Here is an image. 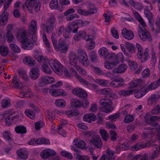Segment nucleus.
I'll use <instances>...</instances> for the list:
<instances>
[{
    "label": "nucleus",
    "mask_w": 160,
    "mask_h": 160,
    "mask_svg": "<svg viewBox=\"0 0 160 160\" xmlns=\"http://www.w3.org/2000/svg\"><path fill=\"white\" fill-rule=\"evenodd\" d=\"M124 81L123 78H121L120 79H116L112 81L110 83V85L113 87H117L119 86H122V84L121 83Z\"/></svg>",
    "instance_id": "7c9ffc66"
},
{
    "label": "nucleus",
    "mask_w": 160,
    "mask_h": 160,
    "mask_svg": "<svg viewBox=\"0 0 160 160\" xmlns=\"http://www.w3.org/2000/svg\"><path fill=\"white\" fill-rule=\"evenodd\" d=\"M61 155L63 157H65L68 158L72 159V156L69 152L66 151H62L61 152Z\"/></svg>",
    "instance_id": "052dcab7"
},
{
    "label": "nucleus",
    "mask_w": 160,
    "mask_h": 160,
    "mask_svg": "<svg viewBox=\"0 0 160 160\" xmlns=\"http://www.w3.org/2000/svg\"><path fill=\"white\" fill-rule=\"evenodd\" d=\"M38 144H49L50 142L49 140L45 138H39L36 142Z\"/></svg>",
    "instance_id": "de8ad7c7"
},
{
    "label": "nucleus",
    "mask_w": 160,
    "mask_h": 160,
    "mask_svg": "<svg viewBox=\"0 0 160 160\" xmlns=\"http://www.w3.org/2000/svg\"><path fill=\"white\" fill-rule=\"evenodd\" d=\"M159 118L157 116H153L152 115L148 116L147 114L145 117V122L148 124H151L153 127V129L156 128L157 129L159 128V126L157 123H155L156 120H157Z\"/></svg>",
    "instance_id": "423d86ee"
},
{
    "label": "nucleus",
    "mask_w": 160,
    "mask_h": 160,
    "mask_svg": "<svg viewBox=\"0 0 160 160\" xmlns=\"http://www.w3.org/2000/svg\"><path fill=\"white\" fill-rule=\"evenodd\" d=\"M79 61L82 65L86 66L89 65V61L88 59V56L87 55L84 56H80L79 58H78Z\"/></svg>",
    "instance_id": "b1692460"
},
{
    "label": "nucleus",
    "mask_w": 160,
    "mask_h": 160,
    "mask_svg": "<svg viewBox=\"0 0 160 160\" xmlns=\"http://www.w3.org/2000/svg\"><path fill=\"white\" fill-rule=\"evenodd\" d=\"M82 38L86 41L92 40V38H89V36L86 35V33L84 31H79L74 37V39L76 41H78Z\"/></svg>",
    "instance_id": "6e6552de"
},
{
    "label": "nucleus",
    "mask_w": 160,
    "mask_h": 160,
    "mask_svg": "<svg viewBox=\"0 0 160 160\" xmlns=\"http://www.w3.org/2000/svg\"><path fill=\"white\" fill-rule=\"evenodd\" d=\"M39 70L36 67L32 68L29 73V77L32 79L35 80L38 78L39 76Z\"/></svg>",
    "instance_id": "4468645a"
},
{
    "label": "nucleus",
    "mask_w": 160,
    "mask_h": 160,
    "mask_svg": "<svg viewBox=\"0 0 160 160\" xmlns=\"http://www.w3.org/2000/svg\"><path fill=\"white\" fill-rule=\"evenodd\" d=\"M111 33L113 36L115 38L118 39L119 38V34L117 30L115 29V27H113L111 30Z\"/></svg>",
    "instance_id": "338daca9"
},
{
    "label": "nucleus",
    "mask_w": 160,
    "mask_h": 160,
    "mask_svg": "<svg viewBox=\"0 0 160 160\" xmlns=\"http://www.w3.org/2000/svg\"><path fill=\"white\" fill-rule=\"evenodd\" d=\"M99 132L102 139L105 141H107L109 138V135L107 132L104 129H101Z\"/></svg>",
    "instance_id": "a19ab883"
},
{
    "label": "nucleus",
    "mask_w": 160,
    "mask_h": 160,
    "mask_svg": "<svg viewBox=\"0 0 160 160\" xmlns=\"http://www.w3.org/2000/svg\"><path fill=\"white\" fill-rule=\"evenodd\" d=\"M90 59L92 62H95L96 61L97 57L96 54L94 52L92 51L90 53Z\"/></svg>",
    "instance_id": "bf43d9fd"
},
{
    "label": "nucleus",
    "mask_w": 160,
    "mask_h": 160,
    "mask_svg": "<svg viewBox=\"0 0 160 160\" xmlns=\"http://www.w3.org/2000/svg\"><path fill=\"white\" fill-rule=\"evenodd\" d=\"M158 86L157 83L156 81L150 84L148 86V87L147 88H148V91H149L148 89H154L157 88Z\"/></svg>",
    "instance_id": "0e129e2a"
},
{
    "label": "nucleus",
    "mask_w": 160,
    "mask_h": 160,
    "mask_svg": "<svg viewBox=\"0 0 160 160\" xmlns=\"http://www.w3.org/2000/svg\"><path fill=\"white\" fill-rule=\"evenodd\" d=\"M70 64L74 67H76L78 65V60L76 55L73 52L70 53L69 55Z\"/></svg>",
    "instance_id": "f3484780"
},
{
    "label": "nucleus",
    "mask_w": 160,
    "mask_h": 160,
    "mask_svg": "<svg viewBox=\"0 0 160 160\" xmlns=\"http://www.w3.org/2000/svg\"><path fill=\"white\" fill-rule=\"evenodd\" d=\"M21 43L22 48L24 49H31L34 46L31 40L28 38L23 39Z\"/></svg>",
    "instance_id": "0eeeda50"
},
{
    "label": "nucleus",
    "mask_w": 160,
    "mask_h": 160,
    "mask_svg": "<svg viewBox=\"0 0 160 160\" xmlns=\"http://www.w3.org/2000/svg\"><path fill=\"white\" fill-rule=\"evenodd\" d=\"M157 20L156 22V27L155 29L154 28H153L152 29L156 32L159 33L160 32V18H159L158 19L157 18Z\"/></svg>",
    "instance_id": "4d7b16f0"
},
{
    "label": "nucleus",
    "mask_w": 160,
    "mask_h": 160,
    "mask_svg": "<svg viewBox=\"0 0 160 160\" xmlns=\"http://www.w3.org/2000/svg\"><path fill=\"white\" fill-rule=\"evenodd\" d=\"M49 64L53 71L57 74L61 75L63 71L62 65L57 59L50 60Z\"/></svg>",
    "instance_id": "20e7f679"
},
{
    "label": "nucleus",
    "mask_w": 160,
    "mask_h": 160,
    "mask_svg": "<svg viewBox=\"0 0 160 160\" xmlns=\"http://www.w3.org/2000/svg\"><path fill=\"white\" fill-rule=\"evenodd\" d=\"M37 22L34 20H32L30 23V24L29 28V30L30 32L31 31V32L33 33L32 34H33L37 31Z\"/></svg>",
    "instance_id": "c756f323"
},
{
    "label": "nucleus",
    "mask_w": 160,
    "mask_h": 160,
    "mask_svg": "<svg viewBox=\"0 0 160 160\" xmlns=\"http://www.w3.org/2000/svg\"><path fill=\"white\" fill-rule=\"evenodd\" d=\"M136 46L138 49L137 56L138 58L142 59V62L146 61L149 57L148 49V48H143L142 46L138 43L136 44Z\"/></svg>",
    "instance_id": "7ed1b4c3"
},
{
    "label": "nucleus",
    "mask_w": 160,
    "mask_h": 160,
    "mask_svg": "<svg viewBox=\"0 0 160 160\" xmlns=\"http://www.w3.org/2000/svg\"><path fill=\"white\" fill-rule=\"evenodd\" d=\"M17 116H13L12 115H10L6 117L5 119V121L6 122V125H10L11 124L12 121Z\"/></svg>",
    "instance_id": "c03bdc74"
},
{
    "label": "nucleus",
    "mask_w": 160,
    "mask_h": 160,
    "mask_svg": "<svg viewBox=\"0 0 160 160\" xmlns=\"http://www.w3.org/2000/svg\"><path fill=\"white\" fill-rule=\"evenodd\" d=\"M127 68V65L125 63L120 64L118 68H114L112 70L113 74H118L124 72Z\"/></svg>",
    "instance_id": "9b49d317"
},
{
    "label": "nucleus",
    "mask_w": 160,
    "mask_h": 160,
    "mask_svg": "<svg viewBox=\"0 0 160 160\" xmlns=\"http://www.w3.org/2000/svg\"><path fill=\"white\" fill-rule=\"evenodd\" d=\"M126 47L129 52L133 53L135 52L134 48L131 43L126 42Z\"/></svg>",
    "instance_id": "8fccbe9b"
},
{
    "label": "nucleus",
    "mask_w": 160,
    "mask_h": 160,
    "mask_svg": "<svg viewBox=\"0 0 160 160\" xmlns=\"http://www.w3.org/2000/svg\"><path fill=\"white\" fill-rule=\"evenodd\" d=\"M122 33L124 37L128 40L132 39L134 37L133 32L131 31L127 30L126 28L123 29Z\"/></svg>",
    "instance_id": "a211bd4d"
},
{
    "label": "nucleus",
    "mask_w": 160,
    "mask_h": 160,
    "mask_svg": "<svg viewBox=\"0 0 160 160\" xmlns=\"http://www.w3.org/2000/svg\"><path fill=\"white\" fill-rule=\"evenodd\" d=\"M140 39L143 41L151 42L152 40L151 36L148 31L139 32L138 34Z\"/></svg>",
    "instance_id": "dca6fc26"
},
{
    "label": "nucleus",
    "mask_w": 160,
    "mask_h": 160,
    "mask_svg": "<svg viewBox=\"0 0 160 160\" xmlns=\"http://www.w3.org/2000/svg\"><path fill=\"white\" fill-rule=\"evenodd\" d=\"M100 105L102 106L100 107V110L106 113H109L113 110L114 107L112 106V100L108 98H104L100 100L99 102Z\"/></svg>",
    "instance_id": "f03ea898"
},
{
    "label": "nucleus",
    "mask_w": 160,
    "mask_h": 160,
    "mask_svg": "<svg viewBox=\"0 0 160 160\" xmlns=\"http://www.w3.org/2000/svg\"><path fill=\"white\" fill-rule=\"evenodd\" d=\"M48 63V61H47L46 63L43 64L42 65V68L43 71L45 73L48 74H50L52 73L51 70L50 69L49 66L47 63Z\"/></svg>",
    "instance_id": "3c124183"
},
{
    "label": "nucleus",
    "mask_w": 160,
    "mask_h": 160,
    "mask_svg": "<svg viewBox=\"0 0 160 160\" xmlns=\"http://www.w3.org/2000/svg\"><path fill=\"white\" fill-rule=\"evenodd\" d=\"M26 115L32 119H34L35 116V113L32 111L27 109L25 111Z\"/></svg>",
    "instance_id": "603ef678"
},
{
    "label": "nucleus",
    "mask_w": 160,
    "mask_h": 160,
    "mask_svg": "<svg viewBox=\"0 0 160 160\" xmlns=\"http://www.w3.org/2000/svg\"><path fill=\"white\" fill-rule=\"evenodd\" d=\"M73 143L76 147L82 149H84L86 146L85 142L83 140L78 141L77 139H75L74 140Z\"/></svg>",
    "instance_id": "c85d7f7f"
},
{
    "label": "nucleus",
    "mask_w": 160,
    "mask_h": 160,
    "mask_svg": "<svg viewBox=\"0 0 160 160\" xmlns=\"http://www.w3.org/2000/svg\"><path fill=\"white\" fill-rule=\"evenodd\" d=\"M55 21L56 19L53 16H51L48 19V21L46 22V23L49 24V25L50 24L54 26Z\"/></svg>",
    "instance_id": "680f3d73"
},
{
    "label": "nucleus",
    "mask_w": 160,
    "mask_h": 160,
    "mask_svg": "<svg viewBox=\"0 0 160 160\" xmlns=\"http://www.w3.org/2000/svg\"><path fill=\"white\" fill-rule=\"evenodd\" d=\"M74 25L71 24L69 25L67 28L65 29V31L68 32L69 33L72 31L73 33L77 32L78 31V27L74 28Z\"/></svg>",
    "instance_id": "ea45409f"
},
{
    "label": "nucleus",
    "mask_w": 160,
    "mask_h": 160,
    "mask_svg": "<svg viewBox=\"0 0 160 160\" xmlns=\"http://www.w3.org/2000/svg\"><path fill=\"white\" fill-rule=\"evenodd\" d=\"M76 158L78 160H90V158L88 156H82L77 154Z\"/></svg>",
    "instance_id": "774afa93"
},
{
    "label": "nucleus",
    "mask_w": 160,
    "mask_h": 160,
    "mask_svg": "<svg viewBox=\"0 0 160 160\" xmlns=\"http://www.w3.org/2000/svg\"><path fill=\"white\" fill-rule=\"evenodd\" d=\"M111 139L112 141L116 140L117 133L114 130H111L109 132Z\"/></svg>",
    "instance_id": "13d9d810"
},
{
    "label": "nucleus",
    "mask_w": 160,
    "mask_h": 160,
    "mask_svg": "<svg viewBox=\"0 0 160 160\" xmlns=\"http://www.w3.org/2000/svg\"><path fill=\"white\" fill-rule=\"evenodd\" d=\"M159 98V95L157 94H152L148 98V103L151 105H155L157 103Z\"/></svg>",
    "instance_id": "aec40b11"
},
{
    "label": "nucleus",
    "mask_w": 160,
    "mask_h": 160,
    "mask_svg": "<svg viewBox=\"0 0 160 160\" xmlns=\"http://www.w3.org/2000/svg\"><path fill=\"white\" fill-rule=\"evenodd\" d=\"M98 53L100 56H103L105 58H106L109 53L108 50L105 47L100 48L99 50Z\"/></svg>",
    "instance_id": "72a5a7b5"
},
{
    "label": "nucleus",
    "mask_w": 160,
    "mask_h": 160,
    "mask_svg": "<svg viewBox=\"0 0 160 160\" xmlns=\"http://www.w3.org/2000/svg\"><path fill=\"white\" fill-rule=\"evenodd\" d=\"M8 14L5 11L2 13L0 16V24L1 23H4L5 22H7L8 18Z\"/></svg>",
    "instance_id": "c9c22d12"
},
{
    "label": "nucleus",
    "mask_w": 160,
    "mask_h": 160,
    "mask_svg": "<svg viewBox=\"0 0 160 160\" xmlns=\"http://www.w3.org/2000/svg\"><path fill=\"white\" fill-rule=\"evenodd\" d=\"M12 84L14 85L15 87L17 88H21L22 86H20L21 84V83L19 82V80L18 79L17 77L15 76L13 79Z\"/></svg>",
    "instance_id": "37998d69"
},
{
    "label": "nucleus",
    "mask_w": 160,
    "mask_h": 160,
    "mask_svg": "<svg viewBox=\"0 0 160 160\" xmlns=\"http://www.w3.org/2000/svg\"><path fill=\"white\" fill-rule=\"evenodd\" d=\"M158 148H157L156 149L153 151V152L151 153V156L149 157L150 160H152L155 159L158 155Z\"/></svg>",
    "instance_id": "69168bd1"
},
{
    "label": "nucleus",
    "mask_w": 160,
    "mask_h": 160,
    "mask_svg": "<svg viewBox=\"0 0 160 160\" xmlns=\"http://www.w3.org/2000/svg\"><path fill=\"white\" fill-rule=\"evenodd\" d=\"M55 34L52 33L51 38L52 42L54 49L57 51L60 52L61 53L66 52L68 49V47L66 45V42L63 40L60 39L57 42L56 38L54 37Z\"/></svg>",
    "instance_id": "f257e3e1"
},
{
    "label": "nucleus",
    "mask_w": 160,
    "mask_h": 160,
    "mask_svg": "<svg viewBox=\"0 0 160 160\" xmlns=\"http://www.w3.org/2000/svg\"><path fill=\"white\" fill-rule=\"evenodd\" d=\"M148 88L146 89L145 88H141L137 92L134 93L135 97L138 98H140L145 95L148 92Z\"/></svg>",
    "instance_id": "bb28decb"
},
{
    "label": "nucleus",
    "mask_w": 160,
    "mask_h": 160,
    "mask_svg": "<svg viewBox=\"0 0 160 160\" xmlns=\"http://www.w3.org/2000/svg\"><path fill=\"white\" fill-rule=\"evenodd\" d=\"M119 61L106 62L104 63V67L107 69H112L116 67L119 63Z\"/></svg>",
    "instance_id": "cd10ccee"
},
{
    "label": "nucleus",
    "mask_w": 160,
    "mask_h": 160,
    "mask_svg": "<svg viewBox=\"0 0 160 160\" xmlns=\"http://www.w3.org/2000/svg\"><path fill=\"white\" fill-rule=\"evenodd\" d=\"M150 146V144L149 143H143L142 142H138L134 146L131 147L133 151H138L141 148H145Z\"/></svg>",
    "instance_id": "ddd939ff"
},
{
    "label": "nucleus",
    "mask_w": 160,
    "mask_h": 160,
    "mask_svg": "<svg viewBox=\"0 0 160 160\" xmlns=\"http://www.w3.org/2000/svg\"><path fill=\"white\" fill-rule=\"evenodd\" d=\"M134 91L133 90H122L119 92L118 94L120 96H127L130 95L132 94Z\"/></svg>",
    "instance_id": "4c0bfd02"
},
{
    "label": "nucleus",
    "mask_w": 160,
    "mask_h": 160,
    "mask_svg": "<svg viewBox=\"0 0 160 160\" xmlns=\"http://www.w3.org/2000/svg\"><path fill=\"white\" fill-rule=\"evenodd\" d=\"M27 37V34L23 29L19 30L17 32V37L18 39L25 38Z\"/></svg>",
    "instance_id": "58836bf2"
},
{
    "label": "nucleus",
    "mask_w": 160,
    "mask_h": 160,
    "mask_svg": "<svg viewBox=\"0 0 160 160\" xmlns=\"http://www.w3.org/2000/svg\"><path fill=\"white\" fill-rule=\"evenodd\" d=\"M91 142L97 148H101L102 142L101 138L98 136H94L91 138Z\"/></svg>",
    "instance_id": "1a4fd4ad"
},
{
    "label": "nucleus",
    "mask_w": 160,
    "mask_h": 160,
    "mask_svg": "<svg viewBox=\"0 0 160 160\" xmlns=\"http://www.w3.org/2000/svg\"><path fill=\"white\" fill-rule=\"evenodd\" d=\"M142 82L141 79L134 80L130 82V85L131 87H135L139 86Z\"/></svg>",
    "instance_id": "09e8293b"
},
{
    "label": "nucleus",
    "mask_w": 160,
    "mask_h": 160,
    "mask_svg": "<svg viewBox=\"0 0 160 160\" xmlns=\"http://www.w3.org/2000/svg\"><path fill=\"white\" fill-rule=\"evenodd\" d=\"M144 14L148 19L149 23L152 25L153 22V15L152 13L150 12L149 10L146 9L144 11Z\"/></svg>",
    "instance_id": "2f4dec72"
},
{
    "label": "nucleus",
    "mask_w": 160,
    "mask_h": 160,
    "mask_svg": "<svg viewBox=\"0 0 160 160\" xmlns=\"http://www.w3.org/2000/svg\"><path fill=\"white\" fill-rule=\"evenodd\" d=\"M50 94L53 96H65L67 95V93L64 90L61 89H50L49 91Z\"/></svg>",
    "instance_id": "9d476101"
},
{
    "label": "nucleus",
    "mask_w": 160,
    "mask_h": 160,
    "mask_svg": "<svg viewBox=\"0 0 160 160\" xmlns=\"http://www.w3.org/2000/svg\"><path fill=\"white\" fill-rule=\"evenodd\" d=\"M134 120V118L132 115H128L125 117L124 121L126 123H129Z\"/></svg>",
    "instance_id": "6e6d98bb"
},
{
    "label": "nucleus",
    "mask_w": 160,
    "mask_h": 160,
    "mask_svg": "<svg viewBox=\"0 0 160 160\" xmlns=\"http://www.w3.org/2000/svg\"><path fill=\"white\" fill-rule=\"evenodd\" d=\"M56 152L52 151L49 149H47L43 150L40 153V155L42 158L43 159H46L48 157L51 155H55Z\"/></svg>",
    "instance_id": "2eb2a0df"
},
{
    "label": "nucleus",
    "mask_w": 160,
    "mask_h": 160,
    "mask_svg": "<svg viewBox=\"0 0 160 160\" xmlns=\"http://www.w3.org/2000/svg\"><path fill=\"white\" fill-rule=\"evenodd\" d=\"M71 104L72 107L75 108L82 107H85L82 101L76 98H72L71 99Z\"/></svg>",
    "instance_id": "4be33fe9"
},
{
    "label": "nucleus",
    "mask_w": 160,
    "mask_h": 160,
    "mask_svg": "<svg viewBox=\"0 0 160 160\" xmlns=\"http://www.w3.org/2000/svg\"><path fill=\"white\" fill-rule=\"evenodd\" d=\"M8 52V49L4 45L0 46V53L3 56H6Z\"/></svg>",
    "instance_id": "79ce46f5"
},
{
    "label": "nucleus",
    "mask_w": 160,
    "mask_h": 160,
    "mask_svg": "<svg viewBox=\"0 0 160 160\" xmlns=\"http://www.w3.org/2000/svg\"><path fill=\"white\" fill-rule=\"evenodd\" d=\"M17 153L20 159L25 160L28 157V152L22 149L18 150L17 151Z\"/></svg>",
    "instance_id": "393cba45"
},
{
    "label": "nucleus",
    "mask_w": 160,
    "mask_h": 160,
    "mask_svg": "<svg viewBox=\"0 0 160 160\" xmlns=\"http://www.w3.org/2000/svg\"><path fill=\"white\" fill-rule=\"evenodd\" d=\"M32 3H33V7L34 10L37 12L39 11L40 10L41 5L39 2L37 1V0H26V6L31 12L32 10Z\"/></svg>",
    "instance_id": "39448f33"
},
{
    "label": "nucleus",
    "mask_w": 160,
    "mask_h": 160,
    "mask_svg": "<svg viewBox=\"0 0 160 160\" xmlns=\"http://www.w3.org/2000/svg\"><path fill=\"white\" fill-rule=\"evenodd\" d=\"M9 46L13 52L16 53H19L20 52V48L15 44L10 43L9 44Z\"/></svg>",
    "instance_id": "49530a36"
},
{
    "label": "nucleus",
    "mask_w": 160,
    "mask_h": 160,
    "mask_svg": "<svg viewBox=\"0 0 160 160\" xmlns=\"http://www.w3.org/2000/svg\"><path fill=\"white\" fill-rule=\"evenodd\" d=\"M10 104V102L7 99L3 100L2 102V106L3 108H5L8 107Z\"/></svg>",
    "instance_id": "e2e57ef3"
},
{
    "label": "nucleus",
    "mask_w": 160,
    "mask_h": 160,
    "mask_svg": "<svg viewBox=\"0 0 160 160\" xmlns=\"http://www.w3.org/2000/svg\"><path fill=\"white\" fill-rule=\"evenodd\" d=\"M15 131L17 133L22 134L25 133L27 132L26 128L21 125L17 126L16 127Z\"/></svg>",
    "instance_id": "f704fd0d"
},
{
    "label": "nucleus",
    "mask_w": 160,
    "mask_h": 160,
    "mask_svg": "<svg viewBox=\"0 0 160 160\" xmlns=\"http://www.w3.org/2000/svg\"><path fill=\"white\" fill-rule=\"evenodd\" d=\"M107 158L108 160H114L115 156L114 155L115 152L113 150L107 149L106 152Z\"/></svg>",
    "instance_id": "473e14b6"
},
{
    "label": "nucleus",
    "mask_w": 160,
    "mask_h": 160,
    "mask_svg": "<svg viewBox=\"0 0 160 160\" xmlns=\"http://www.w3.org/2000/svg\"><path fill=\"white\" fill-rule=\"evenodd\" d=\"M54 79L51 77H43L41 78V82L39 84L40 87H43L48 83H51L54 82Z\"/></svg>",
    "instance_id": "f8f14e48"
},
{
    "label": "nucleus",
    "mask_w": 160,
    "mask_h": 160,
    "mask_svg": "<svg viewBox=\"0 0 160 160\" xmlns=\"http://www.w3.org/2000/svg\"><path fill=\"white\" fill-rule=\"evenodd\" d=\"M72 93L79 97L85 98L87 96L86 92L81 88H76L73 89Z\"/></svg>",
    "instance_id": "6ab92c4d"
},
{
    "label": "nucleus",
    "mask_w": 160,
    "mask_h": 160,
    "mask_svg": "<svg viewBox=\"0 0 160 160\" xmlns=\"http://www.w3.org/2000/svg\"><path fill=\"white\" fill-rule=\"evenodd\" d=\"M18 72L20 76L25 81H27L29 80V78L26 73L23 71H18Z\"/></svg>",
    "instance_id": "864d4df0"
},
{
    "label": "nucleus",
    "mask_w": 160,
    "mask_h": 160,
    "mask_svg": "<svg viewBox=\"0 0 160 160\" xmlns=\"http://www.w3.org/2000/svg\"><path fill=\"white\" fill-rule=\"evenodd\" d=\"M97 93L105 96V97H107L108 95L112 93V90L110 88H104L101 90H97Z\"/></svg>",
    "instance_id": "5701e85b"
},
{
    "label": "nucleus",
    "mask_w": 160,
    "mask_h": 160,
    "mask_svg": "<svg viewBox=\"0 0 160 160\" xmlns=\"http://www.w3.org/2000/svg\"><path fill=\"white\" fill-rule=\"evenodd\" d=\"M55 104L58 107L63 108L66 106V103L65 101L63 99H56L55 102Z\"/></svg>",
    "instance_id": "e433bc0d"
},
{
    "label": "nucleus",
    "mask_w": 160,
    "mask_h": 160,
    "mask_svg": "<svg viewBox=\"0 0 160 160\" xmlns=\"http://www.w3.org/2000/svg\"><path fill=\"white\" fill-rule=\"evenodd\" d=\"M58 0H52L50 3V7L52 9L56 8L58 7Z\"/></svg>",
    "instance_id": "5fc2aeb1"
},
{
    "label": "nucleus",
    "mask_w": 160,
    "mask_h": 160,
    "mask_svg": "<svg viewBox=\"0 0 160 160\" xmlns=\"http://www.w3.org/2000/svg\"><path fill=\"white\" fill-rule=\"evenodd\" d=\"M24 64L32 67L34 66L36 62V61L34 60L31 57L28 56H25L23 60Z\"/></svg>",
    "instance_id": "a878e982"
},
{
    "label": "nucleus",
    "mask_w": 160,
    "mask_h": 160,
    "mask_svg": "<svg viewBox=\"0 0 160 160\" xmlns=\"http://www.w3.org/2000/svg\"><path fill=\"white\" fill-rule=\"evenodd\" d=\"M97 119V117L93 113L87 114L84 115L83 120L84 121L90 122L91 121H94Z\"/></svg>",
    "instance_id": "412c9836"
},
{
    "label": "nucleus",
    "mask_w": 160,
    "mask_h": 160,
    "mask_svg": "<svg viewBox=\"0 0 160 160\" xmlns=\"http://www.w3.org/2000/svg\"><path fill=\"white\" fill-rule=\"evenodd\" d=\"M106 58H108L109 60L113 61H119L118 60V57L114 54L109 53Z\"/></svg>",
    "instance_id": "a18cd8bd"
}]
</instances>
